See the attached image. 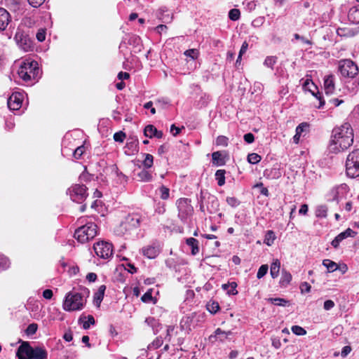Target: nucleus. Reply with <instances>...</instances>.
<instances>
[{"instance_id": "f257e3e1", "label": "nucleus", "mask_w": 359, "mask_h": 359, "mask_svg": "<svg viewBox=\"0 0 359 359\" xmlns=\"http://www.w3.org/2000/svg\"><path fill=\"white\" fill-rule=\"evenodd\" d=\"M353 130L348 123L332 130L329 144V150L334 154L344 151L353 143Z\"/></svg>"}, {"instance_id": "f03ea898", "label": "nucleus", "mask_w": 359, "mask_h": 359, "mask_svg": "<svg viewBox=\"0 0 359 359\" xmlns=\"http://www.w3.org/2000/svg\"><path fill=\"white\" fill-rule=\"evenodd\" d=\"M21 345L18 347L16 355L18 359H46V350L41 346L32 347L28 341L20 340Z\"/></svg>"}, {"instance_id": "7ed1b4c3", "label": "nucleus", "mask_w": 359, "mask_h": 359, "mask_svg": "<svg viewBox=\"0 0 359 359\" xmlns=\"http://www.w3.org/2000/svg\"><path fill=\"white\" fill-rule=\"evenodd\" d=\"M86 303V299L82 293L69 292L65 297L62 308L66 311H75L83 309Z\"/></svg>"}, {"instance_id": "20e7f679", "label": "nucleus", "mask_w": 359, "mask_h": 359, "mask_svg": "<svg viewBox=\"0 0 359 359\" xmlns=\"http://www.w3.org/2000/svg\"><path fill=\"white\" fill-rule=\"evenodd\" d=\"M18 74L25 82L36 79L39 74L38 62L29 60L23 61L18 70Z\"/></svg>"}, {"instance_id": "39448f33", "label": "nucleus", "mask_w": 359, "mask_h": 359, "mask_svg": "<svg viewBox=\"0 0 359 359\" xmlns=\"http://www.w3.org/2000/svg\"><path fill=\"white\" fill-rule=\"evenodd\" d=\"M14 39L18 46L25 52L32 51L34 48V41L29 36L28 31H25L23 27L17 28Z\"/></svg>"}, {"instance_id": "423d86ee", "label": "nucleus", "mask_w": 359, "mask_h": 359, "mask_svg": "<svg viewBox=\"0 0 359 359\" xmlns=\"http://www.w3.org/2000/svg\"><path fill=\"white\" fill-rule=\"evenodd\" d=\"M97 226L95 224L87 223L75 231L74 237L79 242L84 243L93 239L97 235Z\"/></svg>"}, {"instance_id": "0eeeda50", "label": "nucleus", "mask_w": 359, "mask_h": 359, "mask_svg": "<svg viewBox=\"0 0 359 359\" xmlns=\"http://www.w3.org/2000/svg\"><path fill=\"white\" fill-rule=\"evenodd\" d=\"M346 172L351 178L359 177V149L351 152L346 161Z\"/></svg>"}, {"instance_id": "6e6552de", "label": "nucleus", "mask_w": 359, "mask_h": 359, "mask_svg": "<svg viewBox=\"0 0 359 359\" xmlns=\"http://www.w3.org/2000/svg\"><path fill=\"white\" fill-rule=\"evenodd\" d=\"M339 71L344 77L348 78H355L359 72L358 65L348 59L339 61Z\"/></svg>"}, {"instance_id": "1a4fd4ad", "label": "nucleus", "mask_w": 359, "mask_h": 359, "mask_svg": "<svg viewBox=\"0 0 359 359\" xmlns=\"http://www.w3.org/2000/svg\"><path fill=\"white\" fill-rule=\"evenodd\" d=\"M67 194L70 196L71 199L76 203H82L88 196L87 188L84 185L74 184L69 187Z\"/></svg>"}, {"instance_id": "9d476101", "label": "nucleus", "mask_w": 359, "mask_h": 359, "mask_svg": "<svg viewBox=\"0 0 359 359\" xmlns=\"http://www.w3.org/2000/svg\"><path fill=\"white\" fill-rule=\"evenodd\" d=\"M177 205L179 218L184 222H187L194 211L190 201L188 198H180L177 201Z\"/></svg>"}, {"instance_id": "9b49d317", "label": "nucleus", "mask_w": 359, "mask_h": 359, "mask_svg": "<svg viewBox=\"0 0 359 359\" xmlns=\"http://www.w3.org/2000/svg\"><path fill=\"white\" fill-rule=\"evenodd\" d=\"M95 254L102 259H108L113 254L112 244L107 241H99L94 244Z\"/></svg>"}, {"instance_id": "f8f14e48", "label": "nucleus", "mask_w": 359, "mask_h": 359, "mask_svg": "<svg viewBox=\"0 0 359 359\" xmlns=\"http://www.w3.org/2000/svg\"><path fill=\"white\" fill-rule=\"evenodd\" d=\"M142 221V217L138 214L128 215L121 223V229L124 227L126 230H132L137 228Z\"/></svg>"}, {"instance_id": "ddd939ff", "label": "nucleus", "mask_w": 359, "mask_h": 359, "mask_svg": "<svg viewBox=\"0 0 359 359\" xmlns=\"http://www.w3.org/2000/svg\"><path fill=\"white\" fill-rule=\"evenodd\" d=\"M23 95L19 92L13 93L8 99V107L11 110L19 109L22 103Z\"/></svg>"}, {"instance_id": "4468645a", "label": "nucleus", "mask_w": 359, "mask_h": 359, "mask_svg": "<svg viewBox=\"0 0 359 359\" xmlns=\"http://www.w3.org/2000/svg\"><path fill=\"white\" fill-rule=\"evenodd\" d=\"M303 86L306 90L310 91L319 100V105L318 106V108L323 107L325 104V100L323 99V97L320 93H315L314 90L317 89V86L314 84V83L311 80L306 79L304 82Z\"/></svg>"}, {"instance_id": "2eb2a0df", "label": "nucleus", "mask_w": 359, "mask_h": 359, "mask_svg": "<svg viewBox=\"0 0 359 359\" xmlns=\"http://www.w3.org/2000/svg\"><path fill=\"white\" fill-rule=\"evenodd\" d=\"M355 234L356 233L353 230L348 228L336 236L335 238L332 241L331 244L334 248H337L344 239L348 237H353Z\"/></svg>"}, {"instance_id": "dca6fc26", "label": "nucleus", "mask_w": 359, "mask_h": 359, "mask_svg": "<svg viewBox=\"0 0 359 359\" xmlns=\"http://www.w3.org/2000/svg\"><path fill=\"white\" fill-rule=\"evenodd\" d=\"M231 331H224L220 328H217L213 334L210 336V340L211 341H224L225 339H228V337L231 335Z\"/></svg>"}, {"instance_id": "f3484780", "label": "nucleus", "mask_w": 359, "mask_h": 359, "mask_svg": "<svg viewBox=\"0 0 359 359\" xmlns=\"http://www.w3.org/2000/svg\"><path fill=\"white\" fill-rule=\"evenodd\" d=\"M347 186L345 184H342L339 186L334 187L330 192V200L339 201V198L346 191Z\"/></svg>"}, {"instance_id": "a211bd4d", "label": "nucleus", "mask_w": 359, "mask_h": 359, "mask_svg": "<svg viewBox=\"0 0 359 359\" xmlns=\"http://www.w3.org/2000/svg\"><path fill=\"white\" fill-rule=\"evenodd\" d=\"M324 90L327 95H332L334 92V76L328 75L324 79Z\"/></svg>"}, {"instance_id": "6ab92c4d", "label": "nucleus", "mask_w": 359, "mask_h": 359, "mask_svg": "<svg viewBox=\"0 0 359 359\" xmlns=\"http://www.w3.org/2000/svg\"><path fill=\"white\" fill-rule=\"evenodd\" d=\"M10 21L9 13L5 8H0V32L6 29Z\"/></svg>"}, {"instance_id": "aec40b11", "label": "nucleus", "mask_w": 359, "mask_h": 359, "mask_svg": "<svg viewBox=\"0 0 359 359\" xmlns=\"http://www.w3.org/2000/svg\"><path fill=\"white\" fill-rule=\"evenodd\" d=\"M142 253L149 259L155 258L159 253V250L154 246H147L142 249Z\"/></svg>"}, {"instance_id": "412c9836", "label": "nucleus", "mask_w": 359, "mask_h": 359, "mask_svg": "<svg viewBox=\"0 0 359 359\" xmlns=\"http://www.w3.org/2000/svg\"><path fill=\"white\" fill-rule=\"evenodd\" d=\"M105 290L106 286L104 285H102L99 287L98 290L94 294V302L97 306H100L103 299Z\"/></svg>"}, {"instance_id": "4be33fe9", "label": "nucleus", "mask_w": 359, "mask_h": 359, "mask_svg": "<svg viewBox=\"0 0 359 359\" xmlns=\"http://www.w3.org/2000/svg\"><path fill=\"white\" fill-rule=\"evenodd\" d=\"M280 262L276 259L273 261L271 264L270 273L273 278H276L280 272Z\"/></svg>"}, {"instance_id": "5701e85b", "label": "nucleus", "mask_w": 359, "mask_h": 359, "mask_svg": "<svg viewBox=\"0 0 359 359\" xmlns=\"http://www.w3.org/2000/svg\"><path fill=\"white\" fill-rule=\"evenodd\" d=\"M187 244L191 248V254L196 255L199 252V246L198 240L194 238H187L186 241Z\"/></svg>"}, {"instance_id": "b1692460", "label": "nucleus", "mask_w": 359, "mask_h": 359, "mask_svg": "<svg viewBox=\"0 0 359 359\" xmlns=\"http://www.w3.org/2000/svg\"><path fill=\"white\" fill-rule=\"evenodd\" d=\"M212 159L213 165L221 166L225 164V161L219 151H215L212 154Z\"/></svg>"}, {"instance_id": "393cba45", "label": "nucleus", "mask_w": 359, "mask_h": 359, "mask_svg": "<svg viewBox=\"0 0 359 359\" xmlns=\"http://www.w3.org/2000/svg\"><path fill=\"white\" fill-rule=\"evenodd\" d=\"M292 280V275L290 272L283 270L281 273V278L280 280V285L281 287H286Z\"/></svg>"}, {"instance_id": "a878e982", "label": "nucleus", "mask_w": 359, "mask_h": 359, "mask_svg": "<svg viewBox=\"0 0 359 359\" xmlns=\"http://www.w3.org/2000/svg\"><path fill=\"white\" fill-rule=\"evenodd\" d=\"M237 283L236 282H231L226 284L222 285V288L227 291L228 294L235 295L238 293L236 290Z\"/></svg>"}, {"instance_id": "bb28decb", "label": "nucleus", "mask_w": 359, "mask_h": 359, "mask_svg": "<svg viewBox=\"0 0 359 359\" xmlns=\"http://www.w3.org/2000/svg\"><path fill=\"white\" fill-rule=\"evenodd\" d=\"M348 19L354 23H359V8H352L348 14Z\"/></svg>"}, {"instance_id": "cd10ccee", "label": "nucleus", "mask_w": 359, "mask_h": 359, "mask_svg": "<svg viewBox=\"0 0 359 359\" xmlns=\"http://www.w3.org/2000/svg\"><path fill=\"white\" fill-rule=\"evenodd\" d=\"M137 177L139 178V180L142 182H149L152 179L151 174L144 169L137 173Z\"/></svg>"}, {"instance_id": "c85d7f7f", "label": "nucleus", "mask_w": 359, "mask_h": 359, "mask_svg": "<svg viewBox=\"0 0 359 359\" xmlns=\"http://www.w3.org/2000/svg\"><path fill=\"white\" fill-rule=\"evenodd\" d=\"M323 264L327 269L328 272H334L338 269L337 264L330 259H324Z\"/></svg>"}, {"instance_id": "c756f323", "label": "nucleus", "mask_w": 359, "mask_h": 359, "mask_svg": "<svg viewBox=\"0 0 359 359\" xmlns=\"http://www.w3.org/2000/svg\"><path fill=\"white\" fill-rule=\"evenodd\" d=\"M145 323L150 327H152L154 334H156L158 331V327L160 325L158 321L153 317L147 318Z\"/></svg>"}, {"instance_id": "7c9ffc66", "label": "nucleus", "mask_w": 359, "mask_h": 359, "mask_svg": "<svg viewBox=\"0 0 359 359\" xmlns=\"http://www.w3.org/2000/svg\"><path fill=\"white\" fill-rule=\"evenodd\" d=\"M275 239L276 236L274 232L273 231L269 230L266 233L264 243L268 246H271L273 243Z\"/></svg>"}, {"instance_id": "2f4dec72", "label": "nucleus", "mask_w": 359, "mask_h": 359, "mask_svg": "<svg viewBox=\"0 0 359 359\" xmlns=\"http://www.w3.org/2000/svg\"><path fill=\"white\" fill-rule=\"evenodd\" d=\"M225 173L224 170H218L215 172V178L217 180L218 185L220 187L225 184Z\"/></svg>"}, {"instance_id": "473e14b6", "label": "nucleus", "mask_w": 359, "mask_h": 359, "mask_svg": "<svg viewBox=\"0 0 359 359\" xmlns=\"http://www.w3.org/2000/svg\"><path fill=\"white\" fill-rule=\"evenodd\" d=\"M206 308L210 313L215 314L219 311V305L217 302L210 301L207 304Z\"/></svg>"}, {"instance_id": "72a5a7b5", "label": "nucleus", "mask_w": 359, "mask_h": 359, "mask_svg": "<svg viewBox=\"0 0 359 359\" xmlns=\"http://www.w3.org/2000/svg\"><path fill=\"white\" fill-rule=\"evenodd\" d=\"M156 133V128L153 125H148L144 128V134L149 138H152Z\"/></svg>"}, {"instance_id": "f704fd0d", "label": "nucleus", "mask_w": 359, "mask_h": 359, "mask_svg": "<svg viewBox=\"0 0 359 359\" xmlns=\"http://www.w3.org/2000/svg\"><path fill=\"white\" fill-rule=\"evenodd\" d=\"M144 156V159L142 162L143 163V165L144 166L145 168H150L152 167L153 165V163H154V157L151 154H143Z\"/></svg>"}, {"instance_id": "c9c22d12", "label": "nucleus", "mask_w": 359, "mask_h": 359, "mask_svg": "<svg viewBox=\"0 0 359 359\" xmlns=\"http://www.w3.org/2000/svg\"><path fill=\"white\" fill-rule=\"evenodd\" d=\"M269 302L277 306H285L288 304V301L282 298H269Z\"/></svg>"}, {"instance_id": "e433bc0d", "label": "nucleus", "mask_w": 359, "mask_h": 359, "mask_svg": "<svg viewBox=\"0 0 359 359\" xmlns=\"http://www.w3.org/2000/svg\"><path fill=\"white\" fill-rule=\"evenodd\" d=\"M277 62V57L276 56H267L264 62V65L269 68L273 69V65Z\"/></svg>"}, {"instance_id": "4c0bfd02", "label": "nucleus", "mask_w": 359, "mask_h": 359, "mask_svg": "<svg viewBox=\"0 0 359 359\" xmlns=\"http://www.w3.org/2000/svg\"><path fill=\"white\" fill-rule=\"evenodd\" d=\"M241 12L237 8H232L229 12V18L233 21H236L240 18Z\"/></svg>"}, {"instance_id": "58836bf2", "label": "nucleus", "mask_w": 359, "mask_h": 359, "mask_svg": "<svg viewBox=\"0 0 359 359\" xmlns=\"http://www.w3.org/2000/svg\"><path fill=\"white\" fill-rule=\"evenodd\" d=\"M261 159L262 157L256 153H252L248 156V161L251 164L258 163Z\"/></svg>"}, {"instance_id": "ea45409f", "label": "nucleus", "mask_w": 359, "mask_h": 359, "mask_svg": "<svg viewBox=\"0 0 359 359\" xmlns=\"http://www.w3.org/2000/svg\"><path fill=\"white\" fill-rule=\"evenodd\" d=\"M159 193L161 198L163 200H167L170 196V190L166 187L162 185L159 188Z\"/></svg>"}, {"instance_id": "a19ab883", "label": "nucleus", "mask_w": 359, "mask_h": 359, "mask_svg": "<svg viewBox=\"0 0 359 359\" xmlns=\"http://www.w3.org/2000/svg\"><path fill=\"white\" fill-rule=\"evenodd\" d=\"M291 330L294 334L298 336H303L306 334V330L299 325H293Z\"/></svg>"}, {"instance_id": "79ce46f5", "label": "nucleus", "mask_w": 359, "mask_h": 359, "mask_svg": "<svg viewBox=\"0 0 359 359\" xmlns=\"http://www.w3.org/2000/svg\"><path fill=\"white\" fill-rule=\"evenodd\" d=\"M9 265L8 259L4 255H0V271L8 269Z\"/></svg>"}, {"instance_id": "37998d69", "label": "nucleus", "mask_w": 359, "mask_h": 359, "mask_svg": "<svg viewBox=\"0 0 359 359\" xmlns=\"http://www.w3.org/2000/svg\"><path fill=\"white\" fill-rule=\"evenodd\" d=\"M268 269H269V267H268L267 264L262 265L259 268L257 273V278L260 279V278H263L267 273Z\"/></svg>"}, {"instance_id": "c03bdc74", "label": "nucleus", "mask_w": 359, "mask_h": 359, "mask_svg": "<svg viewBox=\"0 0 359 359\" xmlns=\"http://www.w3.org/2000/svg\"><path fill=\"white\" fill-rule=\"evenodd\" d=\"M198 50L195 48L189 49L184 52V55L192 60L196 59L198 56Z\"/></svg>"}, {"instance_id": "a18cd8bd", "label": "nucleus", "mask_w": 359, "mask_h": 359, "mask_svg": "<svg viewBox=\"0 0 359 359\" xmlns=\"http://www.w3.org/2000/svg\"><path fill=\"white\" fill-rule=\"evenodd\" d=\"M226 201L227 204L232 208H236L237 206H238L240 205V201L236 197H233V196L232 197H231V196L226 197Z\"/></svg>"}, {"instance_id": "49530a36", "label": "nucleus", "mask_w": 359, "mask_h": 359, "mask_svg": "<svg viewBox=\"0 0 359 359\" xmlns=\"http://www.w3.org/2000/svg\"><path fill=\"white\" fill-rule=\"evenodd\" d=\"M327 208L325 205H320L316 210V216L319 217H325L327 216Z\"/></svg>"}, {"instance_id": "de8ad7c7", "label": "nucleus", "mask_w": 359, "mask_h": 359, "mask_svg": "<svg viewBox=\"0 0 359 359\" xmlns=\"http://www.w3.org/2000/svg\"><path fill=\"white\" fill-rule=\"evenodd\" d=\"M38 329V325L36 323H32L28 325L27 327L25 332L27 335H33L36 333Z\"/></svg>"}, {"instance_id": "09e8293b", "label": "nucleus", "mask_w": 359, "mask_h": 359, "mask_svg": "<svg viewBox=\"0 0 359 359\" xmlns=\"http://www.w3.org/2000/svg\"><path fill=\"white\" fill-rule=\"evenodd\" d=\"M126 137V135L125 133H123L122 131H119V132L114 133V140L116 142L122 143V142H123Z\"/></svg>"}, {"instance_id": "8fccbe9b", "label": "nucleus", "mask_w": 359, "mask_h": 359, "mask_svg": "<svg viewBox=\"0 0 359 359\" xmlns=\"http://www.w3.org/2000/svg\"><path fill=\"white\" fill-rule=\"evenodd\" d=\"M87 318H88V320L84 321L83 323V327L85 330L88 329L90 326V325L95 324V319L93 316L89 315V316H88Z\"/></svg>"}, {"instance_id": "3c124183", "label": "nucleus", "mask_w": 359, "mask_h": 359, "mask_svg": "<svg viewBox=\"0 0 359 359\" xmlns=\"http://www.w3.org/2000/svg\"><path fill=\"white\" fill-rule=\"evenodd\" d=\"M216 144L217 145L226 147L228 145V138L223 135L219 136L216 140Z\"/></svg>"}, {"instance_id": "603ef678", "label": "nucleus", "mask_w": 359, "mask_h": 359, "mask_svg": "<svg viewBox=\"0 0 359 359\" xmlns=\"http://www.w3.org/2000/svg\"><path fill=\"white\" fill-rule=\"evenodd\" d=\"M142 301L144 303L150 302L152 300L151 291L149 290L145 292L141 298Z\"/></svg>"}, {"instance_id": "864d4df0", "label": "nucleus", "mask_w": 359, "mask_h": 359, "mask_svg": "<svg viewBox=\"0 0 359 359\" xmlns=\"http://www.w3.org/2000/svg\"><path fill=\"white\" fill-rule=\"evenodd\" d=\"M37 40L40 42L43 41L46 39V31L45 29H41L38 31L36 34Z\"/></svg>"}, {"instance_id": "5fc2aeb1", "label": "nucleus", "mask_w": 359, "mask_h": 359, "mask_svg": "<svg viewBox=\"0 0 359 359\" xmlns=\"http://www.w3.org/2000/svg\"><path fill=\"white\" fill-rule=\"evenodd\" d=\"M308 124L306 123H302L299 124L296 128V133H297L298 137H300L302 133L305 130V129L308 127Z\"/></svg>"}, {"instance_id": "6e6d98bb", "label": "nucleus", "mask_w": 359, "mask_h": 359, "mask_svg": "<svg viewBox=\"0 0 359 359\" xmlns=\"http://www.w3.org/2000/svg\"><path fill=\"white\" fill-rule=\"evenodd\" d=\"M243 139L247 143L250 144L254 142L255 136L252 133H248L244 135Z\"/></svg>"}, {"instance_id": "4d7b16f0", "label": "nucleus", "mask_w": 359, "mask_h": 359, "mask_svg": "<svg viewBox=\"0 0 359 359\" xmlns=\"http://www.w3.org/2000/svg\"><path fill=\"white\" fill-rule=\"evenodd\" d=\"M335 304L332 300H326L324 302L323 308L326 311H329L332 309L334 306Z\"/></svg>"}, {"instance_id": "13d9d810", "label": "nucleus", "mask_w": 359, "mask_h": 359, "mask_svg": "<svg viewBox=\"0 0 359 359\" xmlns=\"http://www.w3.org/2000/svg\"><path fill=\"white\" fill-rule=\"evenodd\" d=\"M29 4L34 8H38L41 5L43 4V3L45 1V0H27Z\"/></svg>"}, {"instance_id": "bf43d9fd", "label": "nucleus", "mask_w": 359, "mask_h": 359, "mask_svg": "<svg viewBox=\"0 0 359 359\" xmlns=\"http://www.w3.org/2000/svg\"><path fill=\"white\" fill-rule=\"evenodd\" d=\"M83 151H84V147H79L75 149V151L74 152V156L76 158H79L81 156V155L83 154Z\"/></svg>"}, {"instance_id": "052dcab7", "label": "nucleus", "mask_w": 359, "mask_h": 359, "mask_svg": "<svg viewBox=\"0 0 359 359\" xmlns=\"http://www.w3.org/2000/svg\"><path fill=\"white\" fill-rule=\"evenodd\" d=\"M311 285L307 282H304L300 285V289L302 292H309L311 290Z\"/></svg>"}, {"instance_id": "680f3d73", "label": "nucleus", "mask_w": 359, "mask_h": 359, "mask_svg": "<svg viewBox=\"0 0 359 359\" xmlns=\"http://www.w3.org/2000/svg\"><path fill=\"white\" fill-rule=\"evenodd\" d=\"M163 341L162 338L157 337L155 340L153 341L151 346L155 348H158L163 344Z\"/></svg>"}, {"instance_id": "e2e57ef3", "label": "nucleus", "mask_w": 359, "mask_h": 359, "mask_svg": "<svg viewBox=\"0 0 359 359\" xmlns=\"http://www.w3.org/2000/svg\"><path fill=\"white\" fill-rule=\"evenodd\" d=\"M129 230H126L124 227H122L121 229V224H119L118 226H117L114 231L115 233L118 235V236H123L124 235L126 232H128Z\"/></svg>"}, {"instance_id": "0e129e2a", "label": "nucleus", "mask_w": 359, "mask_h": 359, "mask_svg": "<svg viewBox=\"0 0 359 359\" xmlns=\"http://www.w3.org/2000/svg\"><path fill=\"white\" fill-rule=\"evenodd\" d=\"M53 295V291L50 289H46L43 292V297L46 299H50Z\"/></svg>"}, {"instance_id": "69168bd1", "label": "nucleus", "mask_w": 359, "mask_h": 359, "mask_svg": "<svg viewBox=\"0 0 359 359\" xmlns=\"http://www.w3.org/2000/svg\"><path fill=\"white\" fill-rule=\"evenodd\" d=\"M144 107L145 109H150L151 113L152 114H156V109L154 107H153V102L151 101L147 102L144 104Z\"/></svg>"}, {"instance_id": "338daca9", "label": "nucleus", "mask_w": 359, "mask_h": 359, "mask_svg": "<svg viewBox=\"0 0 359 359\" xmlns=\"http://www.w3.org/2000/svg\"><path fill=\"white\" fill-rule=\"evenodd\" d=\"M351 346H345L344 347H343L342 350H341V355L344 358L346 356L348 355V354L351 352Z\"/></svg>"}, {"instance_id": "774afa93", "label": "nucleus", "mask_w": 359, "mask_h": 359, "mask_svg": "<svg viewBox=\"0 0 359 359\" xmlns=\"http://www.w3.org/2000/svg\"><path fill=\"white\" fill-rule=\"evenodd\" d=\"M180 130L181 129L178 127H176L175 125L174 124H172L170 127V132L172 133L173 136L177 135L180 133Z\"/></svg>"}]
</instances>
